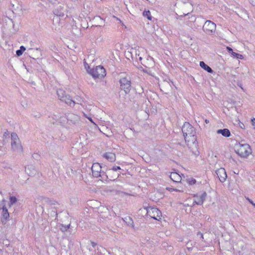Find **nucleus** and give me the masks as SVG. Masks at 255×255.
I'll return each mask as SVG.
<instances>
[{"label": "nucleus", "mask_w": 255, "mask_h": 255, "mask_svg": "<svg viewBox=\"0 0 255 255\" xmlns=\"http://www.w3.org/2000/svg\"><path fill=\"white\" fill-rule=\"evenodd\" d=\"M136 55H137L139 57L138 58L139 60H142V57L141 56H139V53L137 54V53H136Z\"/></svg>", "instance_id": "obj_32"}, {"label": "nucleus", "mask_w": 255, "mask_h": 255, "mask_svg": "<svg viewBox=\"0 0 255 255\" xmlns=\"http://www.w3.org/2000/svg\"><path fill=\"white\" fill-rule=\"evenodd\" d=\"M121 89L126 94L129 92L131 89V82L129 77H122L120 81Z\"/></svg>", "instance_id": "obj_6"}, {"label": "nucleus", "mask_w": 255, "mask_h": 255, "mask_svg": "<svg viewBox=\"0 0 255 255\" xmlns=\"http://www.w3.org/2000/svg\"><path fill=\"white\" fill-rule=\"evenodd\" d=\"M216 24L211 20H207L203 26L204 31L209 35L214 33L216 31Z\"/></svg>", "instance_id": "obj_7"}, {"label": "nucleus", "mask_w": 255, "mask_h": 255, "mask_svg": "<svg viewBox=\"0 0 255 255\" xmlns=\"http://www.w3.org/2000/svg\"><path fill=\"white\" fill-rule=\"evenodd\" d=\"M226 49H227V50H228V51L229 52H230V53H231V54L232 55V52H234V51H233L231 47H228V46H227V47H226Z\"/></svg>", "instance_id": "obj_28"}, {"label": "nucleus", "mask_w": 255, "mask_h": 255, "mask_svg": "<svg viewBox=\"0 0 255 255\" xmlns=\"http://www.w3.org/2000/svg\"><path fill=\"white\" fill-rule=\"evenodd\" d=\"M125 221L126 223H128V225L130 224L132 226V227H133V221L132 219L130 217H126L125 219Z\"/></svg>", "instance_id": "obj_23"}, {"label": "nucleus", "mask_w": 255, "mask_h": 255, "mask_svg": "<svg viewBox=\"0 0 255 255\" xmlns=\"http://www.w3.org/2000/svg\"><path fill=\"white\" fill-rule=\"evenodd\" d=\"M46 1L52 4H55L57 3V0H46Z\"/></svg>", "instance_id": "obj_26"}, {"label": "nucleus", "mask_w": 255, "mask_h": 255, "mask_svg": "<svg viewBox=\"0 0 255 255\" xmlns=\"http://www.w3.org/2000/svg\"><path fill=\"white\" fill-rule=\"evenodd\" d=\"M62 101L65 102L70 106H73L75 104L69 96H65V97Z\"/></svg>", "instance_id": "obj_17"}, {"label": "nucleus", "mask_w": 255, "mask_h": 255, "mask_svg": "<svg viewBox=\"0 0 255 255\" xmlns=\"http://www.w3.org/2000/svg\"><path fill=\"white\" fill-rule=\"evenodd\" d=\"M188 0H179V1H182L184 3H186L188 1Z\"/></svg>", "instance_id": "obj_34"}, {"label": "nucleus", "mask_w": 255, "mask_h": 255, "mask_svg": "<svg viewBox=\"0 0 255 255\" xmlns=\"http://www.w3.org/2000/svg\"><path fill=\"white\" fill-rule=\"evenodd\" d=\"M247 199L249 201V202L251 203L255 207V204L250 199L248 198Z\"/></svg>", "instance_id": "obj_31"}, {"label": "nucleus", "mask_w": 255, "mask_h": 255, "mask_svg": "<svg viewBox=\"0 0 255 255\" xmlns=\"http://www.w3.org/2000/svg\"><path fill=\"white\" fill-rule=\"evenodd\" d=\"M17 199L15 197L11 196L10 197V202L11 205L15 203Z\"/></svg>", "instance_id": "obj_25"}, {"label": "nucleus", "mask_w": 255, "mask_h": 255, "mask_svg": "<svg viewBox=\"0 0 255 255\" xmlns=\"http://www.w3.org/2000/svg\"><path fill=\"white\" fill-rule=\"evenodd\" d=\"M217 134H221L223 136L228 137L231 135V133L230 130L227 128L224 129H220L217 130Z\"/></svg>", "instance_id": "obj_16"}, {"label": "nucleus", "mask_w": 255, "mask_h": 255, "mask_svg": "<svg viewBox=\"0 0 255 255\" xmlns=\"http://www.w3.org/2000/svg\"><path fill=\"white\" fill-rule=\"evenodd\" d=\"M89 120L94 125H95L96 127H98L97 125L93 121V120H92V119L91 118H89V117H87Z\"/></svg>", "instance_id": "obj_30"}, {"label": "nucleus", "mask_w": 255, "mask_h": 255, "mask_svg": "<svg viewBox=\"0 0 255 255\" xmlns=\"http://www.w3.org/2000/svg\"><path fill=\"white\" fill-rule=\"evenodd\" d=\"M200 66L201 67H202L203 69H204L205 70L207 71L209 73H213L212 69L208 66L207 65H206L203 61H201L200 62Z\"/></svg>", "instance_id": "obj_18"}, {"label": "nucleus", "mask_w": 255, "mask_h": 255, "mask_svg": "<svg viewBox=\"0 0 255 255\" xmlns=\"http://www.w3.org/2000/svg\"><path fill=\"white\" fill-rule=\"evenodd\" d=\"M85 67L87 71L94 78H102L106 75L105 69L101 66H97L92 70H90L89 66L86 64Z\"/></svg>", "instance_id": "obj_3"}, {"label": "nucleus", "mask_w": 255, "mask_h": 255, "mask_svg": "<svg viewBox=\"0 0 255 255\" xmlns=\"http://www.w3.org/2000/svg\"><path fill=\"white\" fill-rule=\"evenodd\" d=\"M63 9V8L60 6L57 9H56L54 10L53 12L55 15H56V16L54 17L53 18V21H55L57 22H59V18L60 16H63L64 15V13L63 11H62V10Z\"/></svg>", "instance_id": "obj_10"}, {"label": "nucleus", "mask_w": 255, "mask_h": 255, "mask_svg": "<svg viewBox=\"0 0 255 255\" xmlns=\"http://www.w3.org/2000/svg\"><path fill=\"white\" fill-rule=\"evenodd\" d=\"M205 122L206 124H208L209 123V121L207 119L205 120Z\"/></svg>", "instance_id": "obj_35"}, {"label": "nucleus", "mask_w": 255, "mask_h": 255, "mask_svg": "<svg viewBox=\"0 0 255 255\" xmlns=\"http://www.w3.org/2000/svg\"><path fill=\"white\" fill-rule=\"evenodd\" d=\"M25 172L29 176H33L36 173V170L33 165H28L25 167Z\"/></svg>", "instance_id": "obj_12"}, {"label": "nucleus", "mask_w": 255, "mask_h": 255, "mask_svg": "<svg viewBox=\"0 0 255 255\" xmlns=\"http://www.w3.org/2000/svg\"><path fill=\"white\" fill-rule=\"evenodd\" d=\"M93 247H94V246H95L94 244H93Z\"/></svg>", "instance_id": "obj_36"}, {"label": "nucleus", "mask_w": 255, "mask_h": 255, "mask_svg": "<svg viewBox=\"0 0 255 255\" xmlns=\"http://www.w3.org/2000/svg\"><path fill=\"white\" fill-rule=\"evenodd\" d=\"M232 55L234 57H236L237 59H244V56L242 54H238V53H237L234 52H232Z\"/></svg>", "instance_id": "obj_22"}, {"label": "nucleus", "mask_w": 255, "mask_h": 255, "mask_svg": "<svg viewBox=\"0 0 255 255\" xmlns=\"http://www.w3.org/2000/svg\"><path fill=\"white\" fill-rule=\"evenodd\" d=\"M206 196V192L203 193L201 195L198 196V195H195L194 196V202L198 205H200L203 204L204 200L205 199V197Z\"/></svg>", "instance_id": "obj_13"}, {"label": "nucleus", "mask_w": 255, "mask_h": 255, "mask_svg": "<svg viewBox=\"0 0 255 255\" xmlns=\"http://www.w3.org/2000/svg\"><path fill=\"white\" fill-rule=\"evenodd\" d=\"M187 181L190 185H193V184H195V183L196 182V180L193 178H188L187 180Z\"/></svg>", "instance_id": "obj_24"}, {"label": "nucleus", "mask_w": 255, "mask_h": 255, "mask_svg": "<svg viewBox=\"0 0 255 255\" xmlns=\"http://www.w3.org/2000/svg\"><path fill=\"white\" fill-rule=\"evenodd\" d=\"M57 95L59 99L61 101L67 96L65 94V91L63 90L59 89L57 91Z\"/></svg>", "instance_id": "obj_19"}, {"label": "nucleus", "mask_w": 255, "mask_h": 255, "mask_svg": "<svg viewBox=\"0 0 255 255\" xmlns=\"http://www.w3.org/2000/svg\"><path fill=\"white\" fill-rule=\"evenodd\" d=\"M25 50V48L23 46H21L20 49L16 51V53L18 56L22 55L23 52Z\"/></svg>", "instance_id": "obj_20"}, {"label": "nucleus", "mask_w": 255, "mask_h": 255, "mask_svg": "<svg viewBox=\"0 0 255 255\" xmlns=\"http://www.w3.org/2000/svg\"><path fill=\"white\" fill-rule=\"evenodd\" d=\"M103 157L111 162L116 160L115 154L113 152H106L104 154Z\"/></svg>", "instance_id": "obj_15"}, {"label": "nucleus", "mask_w": 255, "mask_h": 255, "mask_svg": "<svg viewBox=\"0 0 255 255\" xmlns=\"http://www.w3.org/2000/svg\"><path fill=\"white\" fill-rule=\"evenodd\" d=\"M120 169H121L120 167L118 166H114L112 168V170H114V171H117V170H119Z\"/></svg>", "instance_id": "obj_27"}, {"label": "nucleus", "mask_w": 255, "mask_h": 255, "mask_svg": "<svg viewBox=\"0 0 255 255\" xmlns=\"http://www.w3.org/2000/svg\"><path fill=\"white\" fill-rule=\"evenodd\" d=\"M217 175L221 182H224L226 181L227 178V175L225 169L224 168H220L216 171Z\"/></svg>", "instance_id": "obj_9"}, {"label": "nucleus", "mask_w": 255, "mask_h": 255, "mask_svg": "<svg viewBox=\"0 0 255 255\" xmlns=\"http://www.w3.org/2000/svg\"><path fill=\"white\" fill-rule=\"evenodd\" d=\"M11 145L14 151L21 152L22 150V147L20 144L19 139L16 133L12 132L11 134Z\"/></svg>", "instance_id": "obj_5"}, {"label": "nucleus", "mask_w": 255, "mask_h": 255, "mask_svg": "<svg viewBox=\"0 0 255 255\" xmlns=\"http://www.w3.org/2000/svg\"><path fill=\"white\" fill-rule=\"evenodd\" d=\"M69 228H70V225H68V226H67L66 227H64V230H67L69 229Z\"/></svg>", "instance_id": "obj_33"}, {"label": "nucleus", "mask_w": 255, "mask_h": 255, "mask_svg": "<svg viewBox=\"0 0 255 255\" xmlns=\"http://www.w3.org/2000/svg\"><path fill=\"white\" fill-rule=\"evenodd\" d=\"M143 15L144 17H147V19L150 20H151L152 19V16L151 15V13L149 10L144 11L143 12Z\"/></svg>", "instance_id": "obj_21"}, {"label": "nucleus", "mask_w": 255, "mask_h": 255, "mask_svg": "<svg viewBox=\"0 0 255 255\" xmlns=\"http://www.w3.org/2000/svg\"><path fill=\"white\" fill-rule=\"evenodd\" d=\"M170 178L175 182H180L182 179L181 176L176 172H171Z\"/></svg>", "instance_id": "obj_14"}, {"label": "nucleus", "mask_w": 255, "mask_h": 255, "mask_svg": "<svg viewBox=\"0 0 255 255\" xmlns=\"http://www.w3.org/2000/svg\"><path fill=\"white\" fill-rule=\"evenodd\" d=\"M182 131L183 133L185 140L189 145V143L191 142L194 143L196 140L195 136V130L193 127L189 123H185L182 126Z\"/></svg>", "instance_id": "obj_1"}, {"label": "nucleus", "mask_w": 255, "mask_h": 255, "mask_svg": "<svg viewBox=\"0 0 255 255\" xmlns=\"http://www.w3.org/2000/svg\"><path fill=\"white\" fill-rule=\"evenodd\" d=\"M252 125L254 127V128H255V118H253V119H252Z\"/></svg>", "instance_id": "obj_29"}, {"label": "nucleus", "mask_w": 255, "mask_h": 255, "mask_svg": "<svg viewBox=\"0 0 255 255\" xmlns=\"http://www.w3.org/2000/svg\"><path fill=\"white\" fill-rule=\"evenodd\" d=\"M236 153L242 158H247L252 153V150L248 144L239 143L236 145Z\"/></svg>", "instance_id": "obj_2"}, {"label": "nucleus", "mask_w": 255, "mask_h": 255, "mask_svg": "<svg viewBox=\"0 0 255 255\" xmlns=\"http://www.w3.org/2000/svg\"><path fill=\"white\" fill-rule=\"evenodd\" d=\"M101 169L102 167L99 163H94L91 168L93 176L96 178L101 177L104 179L103 176L106 175L104 173L101 175Z\"/></svg>", "instance_id": "obj_8"}, {"label": "nucleus", "mask_w": 255, "mask_h": 255, "mask_svg": "<svg viewBox=\"0 0 255 255\" xmlns=\"http://www.w3.org/2000/svg\"><path fill=\"white\" fill-rule=\"evenodd\" d=\"M9 217V215L7 209L6 207H3L1 218V221L2 223L5 224L6 221Z\"/></svg>", "instance_id": "obj_11"}, {"label": "nucleus", "mask_w": 255, "mask_h": 255, "mask_svg": "<svg viewBox=\"0 0 255 255\" xmlns=\"http://www.w3.org/2000/svg\"><path fill=\"white\" fill-rule=\"evenodd\" d=\"M143 208L146 211L147 214L151 218L157 221L161 220L162 213L157 208L148 206H144Z\"/></svg>", "instance_id": "obj_4"}]
</instances>
